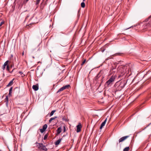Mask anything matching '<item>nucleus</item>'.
<instances>
[{"instance_id": "nucleus-29", "label": "nucleus", "mask_w": 151, "mask_h": 151, "mask_svg": "<svg viewBox=\"0 0 151 151\" xmlns=\"http://www.w3.org/2000/svg\"><path fill=\"white\" fill-rule=\"evenodd\" d=\"M29 0H24V3H26Z\"/></svg>"}, {"instance_id": "nucleus-20", "label": "nucleus", "mask_w": 151, "mask_h": 151, "mask_svg": "<svg viewBox=\"0 0 151 151\" xmlns=\"http://www.w3.org/2000/svg\"><path fill=\"white\" fill-rule=\"evenodd\" d=\"M129 147H126L125 148H124V149L123 151H129Z\"/></svg>"}, {"instance_id": "nucleus-27", "label": "nucleus", "mask_w": 151, "mask_h": 151, "mask_svg": "<svg viewBox=\"0 0 151 151\" xmlns=\"http://www.w3.org/2000/svg\"><path fill=\"white\" fill-rule=\"evenodd\" d=\"M12 88H13V87H11L10 88L9 90V92H10V93L12 92Z\"/></svg>"}, {"instance_id": "nucleus-1", "label": "nucleus", "mask_w": 151, "mask_h": 151, "mask_svg": "<svg viewBox=\"0 0 151 151\" xmlns=\"http://www.w3.org/2000/svg\"><path fill=\"white\" fill-rule=\"evenodd\" d=\"M129 65H121L118 68L119 74L118 78H121L125 74L126 75L129 73V71H131L129 69Z\"/></svg>"}, {"instance_id": "nucleus-37", "label": "nucleus", "mask_w": 151, "mask_h": 151, "mask_svg": "<svg viewBox=\"0 0 151 151\" xmlns=\"http://www.w3.org/2000/svg\"><path fill=\"white\" fill-rule=\"evenodd\" d=\"M24 54V52H23L22 53V55H23Z\"/></svg>"}, {"instance_id": "nucleus-38", "label": "nucleus", "mask_w": 151, "mask_h": 151, "mask_svg": "<svg viewBox=\"0 0 151 151\" xmlns=\"http://www.w3.org/2000/svg\"><path fill=\"white\" fill-rule=\"evenodd\" d=\"M141 88H142V87H140V89Z\"/></svg>"}, {"instance_id": "nucleus-5", "label": "nucleus", "mask_w": 151, "mask_h": 151, "mask_svg": "<svg viewBox=\"0 0 151 151\" xmlns=\"http://www.w3.org/2000/svg\"><path fill=\"white\" fill-rule=\"evenodd\" d=\"M107 73V71L106 69H103L101 70L99 73L101 75H102L103 77H104V76Z\"/></svg>"}, {"instance_id": "nucleus-3", "label": "nucleus", "mask_w": 151, "mask_h": 151, "mask_svg": "<svg viewBox=\"0 0 151 151\" xmlns=\"http://www.w3.org/2000/svg\"><path fill=\"white\" fill-rule=\"evenodd\" d=\"M9 62V60H7L5 62L2 68L3 70H5L6 66V70L8 71H9L10 67L9 65L8 64Z\"/></svg>"}, {"instance_id": "nucleus-15", "label": "nucleus", "mask_w": 151, "mask_h": 151, "mask_svg": "<svg viewBox=\"0 0 151 151\" xmlns=\"http://www.w3.org/2000/svg\"><path fill=\"white\" fill-rule=\"evenodd\" d=\"M70 87V85H67L65 86H63L62 87L63 88L64 90L65 89L68 88L69 87Z\"/></svg>"}, {"instance_id": "nucleus-35", "label": "nucleus", "mask_w": 151, "mask_h": 151, "mask_svg": "<svg viewBox=\"0 0 151 151\" xmlns=\"http://www.w3.org/2000/svg\"><path fill=\"white\" fill-rule=\"evenodd\" d=\"M151 24V22L150 23H149L148 24V25H150V24Z\"/></svg>"}, {"instance_id": "nucleus-25", "label": "nucleus", "mask_w": 151, "mask_h": 151, "mask_svg": "<svg viewBox=\"0 0 151 151\" xmlns=\"http://www.w3.org/2000/svg\"><path fill=\"white\" fill-rule=\"evenodd\" d=\"M86 62V59L84 60L81 64V65L82 66L84 64V63H85Z\"/></svg>"}, {"instance_id": "nucleus-8", "label": "nucleus", "mask_w": 151, "mask_h": 151, "mask_svg": "<svg viewBox=\"0 0 151 151\" xmlns=\"http://www.w3.org/2000/svg\"><path fill=\"white\" fill-rule=\"evenodd\" d=\"M47 127V124H45L43 127L42 129H40V131L42 133H43L46 130Z\"/></svg>"}, {"instance_id": "nucleus-23", "label": "nucleus", "mask_w": 151, "mask_h": 151, "mask_svg": "<svg viewBox=\"0 0 151 151\" xmlns=\"http://www.w3.org/2000/svg\"><path fill=\"white\" fill-rule=\"evenodd\" d=\"M41 0H36V1L35 4L36 5H37L39 4Z\"/></svg>"}, {"instance_id": "nucleus-19", "label": "nucleus", "mask_w": 151, "mask_h": 151, "mask_svg": "<svg viewBox=\"0 0 151 151\" xmlns=\"http://www.w3.org/2000/svg\"><path fill=\"white\" fill-rule=\"evenodd\" d=\"M5 101L6 102V104H7L8 102V96H6L5 99Z\"/></svg>"}, {"instance_id": "nucleus-40", "label": "nucleus", "mask_w": 151, "mask_h": 151, "mask_svg": "<svg viewBox=\"0 0 151 151\" xmlns=\"http://www.w3.org/2000/svg\"><path fill=\"white\" fill-rule=\"evenodd\" d=\"M0 151H2V150H0Z\"/></svg>"}, {"instance_id": "nucleus-17", "label": "nucleus", "mask_w": 151, "mask_h": 151, "mask_svg": "<svg viewBox=\"0 0 151 151\" xmlns=\"http://www.w3.org/2000/svg\"><path fill=\"white\" fill-rule=\"evenodd\" d=\"M101 75L99 73L95 77V79L96 80H97L101 76Z\"/></svg>"}, {"instance_id": "nucleus-24", "label": "nucleus", "mask_w": 151, "mask_h": 151, "mask_svg": "<svg viewBox=\"0 0 151 151\" xmlns=\"http://www.w3.org/2000/svg\"><path fill=\"white\" fill-rule=\"evenodd\" d=\"M64 89H63V88L62 87L61 88H60L57 91V93L61 91H63Z\"/></svg>"}, {"instance_id": "nucleus-28", "label": "nucleus", "mask_w": 151, "mask_h": 151, "mask_svg": "<svg viewBox=\"0 0 151 151\" xmlns=\"http://www.w3.org/2000/svg\"><path fill=\"white\" fill-rule=\"evenodd\" d=\"M4 23V21L1 22L0 24V27L1 26L2 24H3Z\"/></svg>"}, {"instance_id": "nucleus-10", "label": "nucleus", "mask_w": 151, "mask_h": 151, "mask_svg": "<svg viewBox=\"0 0 151 151\" xmlns=\"http://www.w3.org/2000/svg\"><path fill=\"white\" fill-rule=\"evenodd\" d=\"M81 125L80 124H79L77 125V132H79L81 131Z\"/></svg>"}, {"instance_id": "nucleus-12", "label": "nucleus", "mask_w": 151, "mask_h": 151, "mask_svg": "<svg viewBox=\"0 0 151 151\" xmlns=\"http://www.w3.org/2000/svg\"><path fill=\"white\" fill-rule=\"evenodd\" d=\"M14 79L13 78L12 81H11L7 85V87H9L12 86L13 83V81L14 80Z\"/></svg>"}, {"instance_id": "nucleus-39", "label": "nucleus", "mask_w": 151, "mask_h": 151, "mask_svg": "<svg viewBox=\"0 0 151 151\" xmlns=\"http://www.w3.org/2000/svg\"><path fill=\"white\" fill-rule=\"evenodd\" d=\"M151 17V16L149 18H150Z\"/></svg>"}, {"instance_id": "nucleus-22", "label": "nucleus", "mask_w": 151, "mask_h": 151, "mask_svg": "<svg viewBox=\"0 0 151 151\" xmlns=\"http://www.w3.org/2000/svg\"><path fill=\"white\" fill-rule=\"evenodd\" d=\"M81 6L82 7L84 8L85 7V4L84 2L81 3Z\"/></svg>"}, {"instance_id": "nucleus-34", "label": "nucleus", "mask_w": 151, "mask_h": 151, "mask_svg": "<svg viewBox=\"0 0 151 151\" xmlns=\"http://www.w3.org/2000/svg\"><path fill=\"white\" fill-rule=\"evenodd\" d=\"M11 93H12V92L10 93V92H9V96H11Z\"/></svg>"}, {"instance_id": "nucleus-9", "label": "nucleus", "mask_w": 151, "mask_h": 151, "mask_svg": "<svg viewBox=\"0 0 151 151\" xmlns=\"http://www.w3.org/2000/svg\"><path fill=\"white\" fill-rule=\"evenodd\" d=\"M107 121V119H106L105 120L101 123V126L100 127V129H101L104 126L105 124L106 123Z\"/></svg>"}, {"instance_id": "nucleus-41", "label": "nucleus", "mask_w": 151, "mask_h": 151, "mask_svg": "<svg viewBox=\"0 0 151 151\" xmlns=\"http://www.w3.org/2000/svg\"><path fill=\"white\" fill-rule=\"evenodd\" d=\"M83 1H85V0H83Z\"/></svg>"}, {"instance_id": "nucleus-36", "label": "nucleus", "mask_w": 151, "mask_h": 151, "mask_svg": "<svg viewBox=\"0 0 151 151\" xmlns=\"http://www.w3.org/2000/svg\"><path fill=\"white\" fill-rule=\"evenodd\" d=\"M132 27H129L127 29H129V28H130Z\"/></svg>"}, {"instance_id": "nucleus-2", "label": "nucleus", "mask_w": 151, "mask_h": 151, "mask_svg": "<svg viewBox=\"0 0 151 151\" xmlns=\"http://www.w3.org/2000/svg\"><path fill=\"white\" fill-rule=\"evenodd\" d=\"M115 79L114 76H112L110 79L107 81L105 84L106 87H108L110 84H111L114 81Z\"/></svg>"}, {"instance_id": "nucleus-26", "label": "nucleus", "mask_w": 151, "mask_h": 151, "mask_svg": "<svg viewBox=\"0 0 151 151\" xmlns=\"http://www.w3.org/2000/svg\"><path fill=\"white\" fill-rule=\"evenodd\" d=\"M47 138V134H46L44 137V140H45Z\"/></svg>"}, {"instance_id": "nucleus-33", "label": "nucleus", "mask_w": 151, "mask_h": 151, "mask_svg": "<svg viewBox=\"0 0 151 151\" xmlns=\"http://www.w3.org/2000/svg\"><path fill=\"white\" fill-rule=\"evenodd\" d=\"M65 131V126L64 127V132Z\"/></svg>"}, {"instance_id": "nucleus-18", "label": "nucleus", "mask_w": 151, "mask_h": 151, "mask_svg": "<svg viewBox=\"0 0 151 151\" xmlns=\"http://www.w3.org/2000/svg\"><path fill=\"white\" fill-rule=\"evenodd\" d=\"M57 118L56 116H55L54 117H52L49 120V122L50 123L53 120H54L55 119H56Z\"/></svg>"}, {"instance_id": "nucleus-7", "label": "nucleus", "mask_w": 151, "mask_h": 151, "mask_svg": "<svg viewBox=\"0 0 151 151\" xmlns=\"http://www.w3.org/2000/svg\"><path fill=\"white\" fill-rule=\"evenodd\" d=\"M127 82L125 81H122L121 82L119 86V87H121V88H122L125 86Z\"/></svg>"}, {"instance_id": "nucleus-6", "label": "nucleus", "mask_w": 151, "mask_h": 151, "mask_svg": "<svg viewBox=\"0 0 151 151\" xmlns=\"http://www.w3.org/2000/svg\"><path fill=\"white\" fill-rule=\"evenodd\" d=\"M129 137V136H126L121 138L119 140V143L123 142L127 138H128Z\"/></svg>"}, {"instance_id": "nucleus-30", "label": "nucleus", "mask_w": 151, "mask_h": 151, "mask_svg": "<svg viewBox=\"0 0 151 151\" xmlns=\"http://www.w3.org/2000/svg\"><path fill=\"white\" fill-rule=\"evenodd\" d=\"M14 69H14H14L12 70V71H10L9 70V73H12L13 72V71H14Z\"/></svg>"}, {"instance_id": "nucleus-32", "label": "nucleus", "mask_w": 151, "mask_h": 151, "mask_svg": "<svg viewBox=\"0 0 151 151\" xmlns=\"http://www.w3.org/2000/svg\"><path fill=\"white\" fill-rule=\"evenodd\" d=\"M19 73L21 74V75H22V74H23V73L21 71H19Z\"/></svg>"}, {"instance_id": "nucleus-13", "label": "nucleus", "mask_w": 151, "mask_h": 151, "mask_svg": "<svg viewBox=\"0 0 151 151\" xmlns=\"http://www.w3.org/2000/svg\"><path fill=\"white\" fill-rule=\"evenodd\" d=\"M61 129V127H59L58 128L56 131L57 134H59L62 131Z\"/></svg>"}, {"instance_id": "nucleus-21", "label": "nucleus", "mask_w": 151, "mask_h": 151, "mask_svg": "<svg viewBox=\"0 0 151 151\" xmlns=\"http://www.w3.org/2000/svg\"><path fill=\"white\" fill-rule=\"evenodd\" d=\"M55 111H56L55 110L52 111L50 114V116H52L53 114L55 112Z\"/></svg>"}, {"instance_id": "nucleus-14", "label": "nucleus", "mask_w": 151, "mask_h": 151, "mask_svg": "<svg viewBox=\"0 0 151 151\" xmlns=\"http://www.w3.org/2000/svg\"><path fill=\"white\" fill-rule=\"evenodd\" d=\"M62 140V139H59L55 143V145H58Z\"/></svg>"}, {"instance_id": "nucleus-11", "label": "nucleus", "mask_w": 151, "mask_h": 151, "mask_svg": "<svg viewBox=\"0 0 151 151\" xmlns=\"http://www.w3.org/2000/svg\"><path fill=\"white\" fill-rule=\"evenodd\" d=\"M32 88L35 91L38 90L39 89L38 85H33L32 86Z\"/></svg>"}, {"instance_id": "nucleus-31", "label": "nucleus", "mask_w": 151, "mask_h": 151, "mask_svg": "<svg viewBox=\"0 0 151 151\" xmlns=\"http://www.w3.org/2000/svg\"><path fill=\"white\" fill-rule=\"evenodd\" d=\"M13 65L12 64L9 65L10 68H12Z\"/></svg>"}, {"instance_id": "nucleus-4", "label": "nucleus", "mask_w": 151, "mask_h": 151, "mask_svg": "<svg viewBox=\"0 0 151 151\" xmlns=\"http://www.w3.org/2000/svg\"><path fill=\"white\" fill-rule=\"evenodd\" d=\"M37 146L38 148L43 150L46 151L47 150L45 146L43 145L42 144L37 143Z\"/></svg>"}, {"instance_id": "nucleus-16", "label": "nucleus", "mask_w": 151, "mask_h": 151, "mask_svg": "<svg viewBox=\"0 0 151 151\" xmlns=\"http://www.w3.org/2000/svg\"><path fill=\"white\" fill-rule=\"evenodd\" d=\"M70 87V85H67L65 86H63L62 87L63 88L64 90L65 89L68 88L69 87Z\"/></svg>"}]
</instances>
